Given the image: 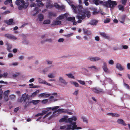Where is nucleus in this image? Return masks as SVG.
<instances>
[{
	"label": "nucleus",
	"instance_id": "obj_28",
	"mask_svg": "<svg viewBox=\"0 0 130 130\" xmlns=\"http://www.w3.org/2000/svg\"><path fill=\"white\" fill-rule=\"evenodd\" d=\"M46 111L43 110L42 111V112L39 113L35 115L36 117H38L39 116H41L45 114L46 113Z\"/></svg>",
	"mask_w": 130,
	"mask_h": 130
},
{
	"label": "nucleus",
	"instance_id": "obj_22",
	"mask_svg": "<svg viewBox=\"0 0 130 130\" xmlns=\"http://www.w3.org/2000/svg\"><path fill=\"white\" fill-rule=\"evenodd\" d=\"M70 83L71 85H74L75 87H78L79 86L78 84L76 82L73 81H70Z\"/></svg>",
	"mask_w": 130,
	"mask_h": 130
},
{
	"label": "nucleus",
	"instance_id": "obj_62",
	"mask_svg": "<svg viewBox=\"0 0 130 130\" xmlns=\"http://www.w3.org/2000/svg\"><path fill=\"white\" fill-rule=\"evenodd\" d=\"M11 47L12 46L11 45H8L7 49L9 52H10L11 51L10 49L11 48Z\"/></svg>",
	"mask_w": 130,
	"mask_h": 130
},
{
	"label": "nucleus",
	"instance_id": "obj_4",
	"mask_svg": "<svg viewBox=\"0 0 130 130\" xmlns=\"http://www.w3.org/2000/svg\"><path fill=\"white\" fill-rule=\"evenodd\" d=\"M15 3L18 6H19L18 8L21 10L23 8H26L28 6V3H25L23 0H16Z\"/></svg>",
	"mask_w": 130,
	"mask_h": 130
},
{
	"label": "nucleus",
	"instance_id": "obj_55",
	"mask_svg": "<svg viewBox=\"0 0 130 130\" xmlns=\"http://www.w3.org/2000/svg\"><path fill=\"white\" fill-rule=\"evenodd\" d=\"M73 35V33H72L69 34L65 35H64V36L67 37L68 38L70 37L71 36H72Z\"/></svg>",
	"mask_w": 130,
	"mask_h": 130
},
{
	"label": "nucleus",
	"instance_id": "obj_39",
	"mask_svg": "<svg viewBox=\"0 0 130 130\" xmlns=\"http://www.w3.org/2000/svg\"><path fill=\"white\" fill-rule=\"evenodd\" d=\"M108 62L109 64L113 65L114 63V61L112 59H110L108 60Z\"/></svg>",
	"mask_w": 130,
	"mask_h": 130
},
{
	"label": "nucleus",
	"instance_id": "obj_13",
	"mask_svg": "<svg viewBox=\"0 0 130 130\" xmlns=\"http://www.w3.org/2000/svg\"><path fill=\"white\" fill-rule=\"evenodd\" d=\"M59 82L61 83L64 85H67L68 84V83L66 81L65 79L63 77L61 76L59 77Z\"/></svg>",
	"mask_w": 130,
	"mask_h": 130
},
{
	"label": "nucleus",
	"instance_id": "obj_57",
	"mask_svg": "<svg viewBox=\"0 0 130 130\" xmlns=\"http://www.w3.org/2000/svg\"><path fill=\"white\" fill-rule=\"evenodd\" d=\"M3 93V91L2 89H0V99H1L2 98V93Z\"/></svg>",
	"mask_w": 130,
	"mask_h": 130
},
{
	"label": "nucleus",
	"instance_id": "obj_17",
	"mask_svg": "<svg viewBox=\"0 0 130 130\" xmlns=\"http://www.w3.org/2000/svg\"><path fill=\"white\" fill-rule=\"evenodd\" d=\"M22 98L24 100V101L25 102L26 101V100H28L29 99V95L28 94H26L25 93L23 94L22 96Z\"/></svg>",
	"mask_w": 130,
	"mask_h": 130
},
{
	"label": "nucleus",
	"instance_id": "obj_3",
	"mask_svg": "<svg viewBox=\"0 0 130 130\" xmlns=\"http://www.w3.org/2000/svg\"><path fill=\"white\" fill-rule=\"evenodd\" d=\"M101 3L104 6L107 7H109L111 8H113L117 5V2L116 1L108 0L106 2H101Z\"/></svg>",
	"mask_w": 130,
	"mask_h": 130
},
{
	"label": "nucleus",
	"instance_id": "obj_6",
	"mask_svg": "<svg viewBox=\"0 0 130 130\" xmlns=\"http://www.w3.org/2000/svg\"><path fill=\"white\" fill-rule=\"evenodd\" d=\"M56 110H55V111L53 112L52 114L51 115V112H49L45 115L43 117V118L44 119L45 118L50 116L49 117V119H50L54 117L57 116L59 115V114Z\"/></svg>",
	"mask_w": 130,
	"mask_h": 130
},
{
	"label": "nucleus",
	"instance_id": "obj_31",
	"mask_svg": "<svg viewBox=\"0 0 130 130\" xmlns=\"http://www.w3.org/2000/svg\"><path fill=\"white\" fill-rule=\"evenodd\" d=\"M100 34L102 36L105 38L108 39V36L104 32H101Z\"/></svg>",
	"mask_w": 130,
	"mask_h": 130
},
{
	"label": "nucleus",
	"instance_id": "obj_14",
	"mask_svg": "<svg viewBox=\"0 0 130 130\" xmlns=\"http://www.w3.org/2000/svg\"><path fill=\"white\" fill-rule=\"evenodd\" d=\"M59 106H55L54 107L51 108V107H48L46 108H45L44 110L46 111V113L47 112V111L51 109L52 110H56L58 108H59Z\"/></svg>",
	"mask_w": 130,
	"mask_h": 130
},
{
	"label": "nucleus",
	"instance_id": "obj_51",
	"mask_svg": "<svg viewBox=\"0 0 130 130\" xmlns=\"http://www.w3.org/2000/svg\"><path fill=\"white\" fill-rule=\"evenodd\" d=\"M48 101L47 99L43 100H42L41 102L42 103L45 104L47 103Z\"/></svg>",
	"mask_w": 130,
	"mask_h": 130
},
{
	"label": "nucleus",
	"instance_id": "obj_32",
	"mask_svg": "<svg viewBox=\"0 0 130 130\" xmlns=\"http://www.w3.org/2000/svg\"><path fill=\"white\" fill-rule=\"evenodd\" d=\"M54 6L56 8L60 9H63L64 8L63 6H59L57 3L54 4Z\"/></svg>",
	"mask_w": 130,
	"mask_h": 130
},
{
	"label": "nucleus",
	"instance_id": "obj_15",
	"mask_svg": "<svg viewBox=\"0 0 130 130\" xmlns=\"http://www.w3.org/2000/svg\"><path fill=\"white\" fill-rule=\"evenodd\" d=\"M50 96V94L45 93L39 94L38 95V96L39 98H46L49 96Z\"/></svg>",
	"mask_w": 130,
	"mask_h": 130
},
{
	"label": "nucleus",
	"instance_id": "obj_5",
	"mask_svg": "<svg viewBox=\"0 0 130 130\" xmlns=\"http://www.w3.org/2000/svg\"><path fill=\"white\" fill-rule=\"evenodd\" d=\"M77 119V117L75 116H74L71 117L69 118L68 119L64 117L62 118L60 120L59 122H65L71 123H73V122H75Z\"/></svg>",
	"mask_w": 130,
	"mask_h": 130
},
{
	"label": "nucleus",
	"instance_id": "obj_20",
	"mask_svg": "<svg viewBox=\"0 0 130 130\" xmlns=\"http://www.w3.org/2000/svg\"><path fill=\"white\" fill-rule=\"evenodd\" d=\"M42 0H36V2H37V5L39 7L43 6L44 5L43 3L42 2Z\"/></svg>",
	"mask_w": 130,
	"mask_h": 130
},
{
	"label": "nucleus",
	"instance_id": "obj_49",
	"mask_svg": "<svg viewBox=\"0 0 130 130\" xmlns=\"http://www.w3.org/2000/svg\"><path fill=\"white\" fill-rule=\"evenodd\" d=\"M79 92V90H76L73 92V94L74 95H77L78 94Z\"/></svg>",
	"mask_w": 130,
	"mask_h": 130
},
{
	"label": "nucleus",
	"instance_id": "obj_43",
	"mask_svg": "<svg viewBox=\"0 0 130 130\" xmlns=\"http://www.w3.org/2000/svg\"><path fill=\"white\" fill-rule=\"evenodd\" d=\"M101 2L102 1H101ZM101 1H100V0H94L93 1V2L96 5L99 4V3H100L102 5V4L101 3Z\"/></svg>",
	"mask_w": 130,
	"mask_h": 130
},
{
	"label": "nucleus",
	"instance_id": "obj_50",
	"mask_svg": "<svg viewBox=\"0 0 130 130\" xmlns=\"http://www.w3.org/2000/svg\"><path fill=\"white\" fill-rule=\"evenodd\" d=\"M81 118L83 120V121L84 122L87 123L88 122L87 119L85 117L82 116V117Z\"/></svg>",
	"mask_w": 130,
	"mask_h": 130
},
{
	"label": "nucleus",
	"instance_id": "obj_35",
	"mask_svg": "<svg viewBox=\"0 0 130 130\" xmlns=\"http://www.w3.org/2000/svg\"><path fill=\"white\" fill-rule=\"evenodd\" d=\"M66 75L68 77L70 78L75 79L73 75V74L71 73L68 74H66Z\"/></svg>",
	"mask_w": 130,
	"mask_h": 130
},
{
	"label": "nucleus",
	"instance_id": "obj_8",
	"mask_svg": "<svg viewBox=\"0 0 130 130\" xmlns=\"http://www.w3.org/2000/svg\"><path fill=\"white\" fill-rule=\"evenodd\" d=\"M38 83L40 84H43L50 86H52L50 84L47 83L45 80H43L40 78H38Z\"/></svg>",
	"mask_w": 130,
	"mask_h": 130
},
{
	"label": "nucleus",
	"instance_id": "obj_63",
	"mask_svg": "<svg viewBox=\"0 0 130 130\" xmlns=\"http://www.w3.org/2000/svg\"><path fill=\"white\" fill-rule=\"evenodd\" d=\"M88 0H84V3L86 6H87L89 5V4L88 2Z\"/></svg>",
	"mask_w": 130,
	"mask_h": 130
},
{
	"label": "nucleus",
	"instance_id": "obj_40",
	"mask_svg": "<svg viewBox=\"0 0 130 130\" xmlns=\"http://www.w3.org/2000/svg\"><path fill=\"white\" fill-rule=\"evenodd\" d=\"M50 23V21L49 20H46L43 22V24H49Z\"/></svg>",
	"mask_w": 130,
	"mask_h": 130
},
{
	"label": "nucleus",
	"instance_id": "obj_38",
	"mask_svg": "<svg viewBox=\"0 0 130 130\" xmlns=\"http://www.w3.org/2000/svg\"><path fill=\"white\" fill-rule=\"evenodd\" d=\"M46 8H51L53 7V5L52 4L50 3H48L47 4V5L46 6Z\"/></svg>",
	"mask_w": 130,
	"mask_h": 130
},
{
	"label": "nucleus",
	"instance_id": "obj_24",
	"mask_svg": "<svg viewBox=\"0 0 130 130\" xmlns=\"http://www.w3.org/2000/svg\"><path fill=\"white\" fill-rule=\"evenodd\" d=\"M39 7H37L35 8L33 11L34 13L35 12V13L33 14V16H35L36 14L38 13L41 10H40L39 9Z\"/></svg>",
	"mask_w": 130,
	"mask_h": 130
},
{
	"label": "nucleus",
	"instance_id": "obj_47",
	"mask_svg": "<svg viewBox=\"0 0 130 130\" xmlns=\"http://www.w3.org/2000/svg\"><path fill=\"white\" fill-rule=\"evenodd\" d=\"M3 77L4 78L9 77V76L8 75V73L7 72H4L3 74Z\"/></svg>",
	"mask_w": 130,
	"mask_h": 130
},
{
	"label": "nucleus",
	"instance_id": "obj_29",
	"mask_svg": "<svg viewBox=\"0 0 130 130\" xmlns=\"http://www.w3.org/2000/svg\"><path fill=\"white\" fill-rule=\"evenodd\" d=\"M44 19L43 15L42 14H40L38 15L37 20L40 21H42Z\"/></svg>",
	"mask_w": 130,
	"mask_h": 130
},
{
	"label": "nucleus",
	"instance_id": "obj_44",
	"mask_svg": "<svg viewBox=\"0 0 130 130\" xmlns=\"http://www.w3.org/2000/svg\"><path fill=\"white\" fill-rule=\"evenodd\" d=\"M18 63L17 62H12L9 64V66H15L18 65Z\"/></svg>",
	"mask_w": 130,
	"mask_h": 130
},
{
	"label": "nucleus",
	"instance_id": "obj_46",
	"mask_svg": "<svg viewBox=\"0 0 130 130\" xmlns=\"http://www.w3.org/2000/svg\"><path fill=\"white\" fill-rule=\"evenodd\" d=\"M77 81L79 82V84L81 85H84L85 84V82L84 81L81 80H77Z\"/></svg>",
	"mask_w": 130,
	"mask_h": 130
},
{
	"label": "nucleus",
	"instance_id": "obj_1",
	"mask_svg": "<svg viewBox=\"0 0 130 130\" xmlns=\"http://www.w3.org/2000/svg\"><path fill=\"white\" fill-rule=\"evenodd\" d=\"M82 7L81 6H79L77 7L78 10L79 12V14H78L76 17V18L78 19L77 22L78 23H80L82 22V20L84 19L85 17V14L87 15V17L89 18L91 15L90 12L88 11H86L85 12L82 11L81 10L82 9Z\"/></svg>",
	"mask_w": 130,
	"mask_h": 130
},
{
	"label": "nucleus",
	"instance_id": "obj_16",
	"mask_svg": "<svg viewBox=\"0 0 130 130\" xmlns=\"http://www.w3.org/2000/svg\"><path fill=\"white\" fill-rule=\"evenodd\" d=\"M116 68L119 70L122 71L124 69V68L122 66L121 64L119 63H117L116 65Z\"/></svg>",
	"mask_w": 130,
	"mask_h": 130
},
{
	"label": "nucleus",
	"instance_id": "obj_27",
	"mask_svg": "<svg viewBox=\"0 0 130 130\" xmlns=\"http://www.w3.org/2000/svg\"><path fill=\"white\" fill-rule=\"evenodd\" d=\"M88 68L91 69L95 71H97L98 70V68L94 66H92L90 67H88Z\"/></svg>",
	"mask_w": 130,
	"mask_h": 130
},
{
	"label": "nucleus",
	"instance_id": "obj_26",
	"mask_svg": "<svg viewBox=\"0 0 130 130\" xmlns=\"http://www.w3.org/2000/svg\"><path fill=\"white\" fill-rule=\"evenodd\" d=\"M65 110L63 109H59L56 110L59 114L61 113H65Z\"/></svg>",
	"mask_w": 130,
	"mask_h": 130
},
{
	"label": "nucleus",
	"instance_id": "obj_25",
	"mask_svg": "<svg viewBox=\"0 0 130 130\" xmlns=\"http://www.w3.org/2000/svg\"><path fill=\"white\" fill-rule=\"evenodd\" d=\"M98 21L95 20H91L89 24L93 25H95L97 23Z\"/></svg>",
	"mask_w": 130,
	"mask_h": 130
},
{
	"label": "nucleus",
	"instance_id": "obj_61",
	"mask_svg": "<svg viewBox=\"0 0 130 130\" xmlns=\"http://www.w3.org/2000/svg\"><path fill=\"white\" fill-rule=\"evenodd\" d=\"M8 95L5 96L4 97V100L5 101H7L8 100Z\"/></svg>",
	"mask_w": 130,
	"mask_h": 130
},
{
	"label": "nucleus",
	"instance_id": "obj_30",
	"mask_svg": "<svg viewBox=\"0 0 130 130\" xmlns=\"http://www.w3.org/2000/svg\"><path fill=\"white\" fill-rule=\"evenodd\" d=\"M13 20L12 19H10L8 21H6V23L8 25H13L14 23L13 22Z\"/></svg>",
	"mask_w": 130,
	"mask_h": 130
},
{
	"label": "nucleus",
	"instance_id": "obj_36",
	"mask_svg": "<svg viewBox=\"0 0 130 130\" xmlns=\"http://www.w3.org/2000/svg\"><path fill=\"white\" fill-rule=\"evenodd\" d=\"M125 20V17H123L119 19L120 22L122 23H124Z\"/></svg>",
	"mask_w": 130,
	"mask_h": 130
},
{
	"label": "nucleus",
	"instance_id": "obj_9",
	"mask_svg": "<svg viewBox=\"0 0 130 130\" xmlns=\"http://www.w3.org/2000/svg\"><path fill=\"white\" fill-rule=\"evenodd\" d=\"M88 59L93 61H97L101 60V59L98 57H90L88 58Z\"/></svg>",
	"mask_w": 130,
	"mask_h": 130
},
{
	"label": "nucleus",
	"instance_id": "obj_33",
	"mask_svg": "<svg viewBox=\"0 0 130 130\" xmlns=\"http://www.w3.org/2000/svg\"><path fill=\"white\" fill-rule=\"evenodd\" d=\"M55 74H54V73H49L47 77L49 78H53L55 77Z\"/></svg>",
	"mask_w": 130,
	"mask_h": 130
},
{
	"label": "nucleus",
	"instance_id": "obj_18",
	"mask_svg": "<svg viewBox=\"0 0 130 130\" xmlns=\"http://www.w3.org/2000/svg\"><path fill=\"white\" fill-rule=\"evenodd\" d=\"M117 122L118 123L122 124L123 125L126 126V125L123 120L121 119H118Z\"/></svg>",
	"mask_w": 130,
	"mask_h": 130
},
{
	"label": "nucleus",
	"instance_id": "obj_21",
	"mask_svg": "<svg viewBox=\"0 0 130 130\" xmlns=\"http://www.w3.org/2000/svg\"><path fill=\"white\" fill-rule=\"evenodd\" d=\"M67 14H64L63 15H61L57 18V19L59 21L63 19L64 18V17H67Z\"/></svg>",
	"mask_w": 130,
	"mask_h": 130
},
{
	"label": "nucleus",
	"instance_id": "obj_34",
	"mask_svg": "<svg viewBox=\"0 0 130 130\" xmlns=\"http://www.w3.org/2000/svg\"><path fill=\"white\" fill-rule=\"evenodd\" d=\"M40 101V100H33L31 101L30 103H32L34 105H36L39 103Z\"/></svg>",
	"mask_w": 130,
	"mask_h": 130
},
{
	"label": "nucleus",
	"instance_id": "obj_37",
	"mask_svg": "<svg viewBox=\"0 0 130 130\" xmlns=\"http://www.w3.org/2000/svg\"><path fill=\"white\" fill-rule=\"evenodd\" d=\"M124 6H122V5H120L118 6V8L119 10L123 11L124 10Z\"/></svg>",
	"mask_w": 130,
	"mask_h": 130
},
{
	"label": "nucleus",
	"instance_id": "obj_56",
	"mask_svg": "<svg viewBox=\"0 0 130 130\" xmlns=\"http://www.w3.org/2000/svg\"><path fill=\"white\" fill-rule=\"evenodd\" d=\"M15 95L13 94H12L9 96V98L11 99H13L15 98Z\"/></svg>",
	"mask_w": 130,
	"mask_h": 130
},
{
	"label": "nucleus",
	"instance_id": "obj_59",
	"mask_svg": "<svg viewBox=\"0 0 130 130\" xmlns=\"http://www.w3.org/2000/svg\"><path fill=\"white\" fill-rule=\"evenodd\" d=\"M121 47L122 48L125 49H127L128 48V46L126 45H122L121 46Z\"/></svg>",
	"mask_w": 130,
	"mask_h": 130
},
{
	"label": "nucleus",
	"instance_id": "obj_45",
	"mask_svg": "<svg viewBox=\"0 0 130 130\" xmlns=\"http://www.w3.org/2000/svg\"><path fill=\"white\" fill-rule=\"evenodd\" d=\"M110 20L109 18H107L104 20V22L105 23H109L110 21Z\"/></svg>",
	"mask_w": 130,
	"mask_h": 130
},
{
	"label": "nucleus",
	"instance_id": "obj_48",
	"mask_svg": "<svg viewBox=\"0 0 130 130\" xmlns=\"http://www.w3.org/2000/svg\"><path fill=\"white\" fill-rule=\"evenodd\" d=\"M94 11H93V13L94 14H98L99 13V11H98L97 9L95 8H94Z\"/></svg>",
	"mask_w": 130,
	"mask_h": 130
},
{
	"label": "nucleus",
	"instance_id": "obj_7",
	"mask_svg": "<svg viewBox=\"0 0 130 130\" xmlns=\"http://www.w3.org/2000/svg\"><path fill=\"white\" fill-rule=\"evenodd\" d=\"M67 2L68 4L71 6L73 12L75 13L76 12V8L73 5V2L72 1L69 0H68Z\"/></svg>",
	"mask_w": 130,
	"mask_h": 130
},
{
	"label": "nucleus",
	"instance_id": "obj_58",
	"mask_svg": "<svg viewBox=\"0 0 130 130\" xmlns=\"http://www.w3.org/2000/svg\"><path fill=\"white\" fill-rule=\"evenodd\" d=\"M36 4L35 3H31L30 5V7H32L36 6Z\"/></svg>",
	"mask_w": 130,
	"mask_h": 130
},
{
	"label": "nucleus",
	"instance_id": "obj_12",
	"mask_svg": "<svg viewBox=\"0 0 130 130\" xmlns=\"http://www.w3.org/2000/svg\"><path fill=\"white\" fill-rule=\"evenodd\" d=\"M67 20L69 21H71L73 23L74 25H76L77 24V22H75V17H70L68 18L67 19Z\"/></svg>",
	"mask_w": 130,
	"mask_h": 130
},
{
	"label": "nucleus",
	"instance_id": "obj_64",
	"mask_svg": "<svg viewBox=\"0 0 130 130\" xmlns=\"http://www.w3.org/2000/svg\"><path fill=\"white\" fill-rule=\"evenodd\" d=\"M124 86L127 89H129V86L128 85L125 83L124 84Z\"/></svg>",
	"mask_w": 130,
	"mask_h": 130
},
{
	"label": "nucleus",
	"instance_id": "obj_42",
	"mask_svg": "<svg viewBox=\"0 0 130 130\" xmlns=\"http://www.w3.org/2000/svg\"><path fill=\"white\" fill-rule=\"evenodd\" d=\"M53 95L51 96L50 98V99L53 98H57L58 96L56 93H54L52 94Z\"/></svg>",
	"mask_w": 130,
	"mask_h": 130
},
{
	"label": "nucleus",
	"instance_id": "obj_11",
	"mask_svg": "<svg viewBox=\"0 0 130 130\" xmlns=\"http://www.w3.org/2000/svg\"><path fill=\"white\" fill-rule=\"evenodd\" d=\"M102 68L104 71L106 73H108L110 72L109 70L107 68V65L105 62H104L103 63Z\"/></svg>",
	"mask_w": 130,
	"mask_h": 130
},
{
	"label": "nucleus",
	"instance_id": "obj_23",
	"mask_svg": "<svg viewBox=\"0 0 130 130\" xmlns=\"http://www.w3.org/2000/svg\"><path fill=\"white\" fill-rule=\"evenodd\" d=\"M39 90H37L35 92L33 93L32 94L29 95V97H34L36 96V95L39 93Z\"/></svg>",
	"mask_w": 130,
	"mask_h": 130
},
{
	"label": "nucleus",
	"instance_id": "obj_53",
	"mask_svg": "<svg viewBox=\"0 0 130 130\" xmlns=\"http://www.w3.org/2000/svg\"><path fill=\"white\" fill-rule=\"evenodd\" d=\"M65 113H67L68 115H72L73 114V113L72 112L67 110H65Z\"/></svg>",
	"mask_w": 130,
	"mask_h": 130
},
{
	"label": "nucleus",
	"instance_id": "obj_10",
	"mask_svg": "<svg viewBox=\"0 0 130 130\" xmlns=\"http://www.w3.org/2000/svg\"><path fill=\"white\" fill-rule=\"evenodd\" d=\"M91 90L95 93H99L101 92H103V90L102 89H99L96 88H91Z\"/></svg>",
	"mask_w": 130,
	"mask_h": 130
},
{
	"label": "nucleus",
	"instance_id": "obj_54",
	"mask_svg": "<svg viewBox=\"0 0 130 130\" xmlns=\"http://www.w3.org/2000/svg\"><path fill=\"white\" fill-rule=\"evenodd\" d=\"M10 91L9 90L5 91L4 92V94L5 96L8 95V93H9Z\"/></svg>",
	"mask_w": 130,
	"mask_h": 130
},
{
	"label": "nucleus",
	"instance_id": "obj_19",
	"mask_svg": "<svg viewBox=\"0 0 130 130\" xmlns=\"http://www.w3.org/2000/svg\"><path fill=\"white\" fill-rule=\"evenodd\" d=\"M61 22L58 20L56 19L52 23V25H60L61 24Z\"/></svg>",
	"mask_w": 130,
	"mask_h": 130
},
{
	"label": "nucleus",
	"instance_id": "obj_52",
	"mask_svg": "<svg viewBox=\"0 0 130 130\" xmlns=\"http://www.w3.org/2000/svg\"><path fill=\"white\" fill-rule=\"evenodd\" d=\"M10 39L13 40H17V38L15 36L12 35H11Z\"/></svg>",
	"mask_w": 130,
	"mask_h": 130
},
{
	"label": "nucleus",
	"instance_id": "obj_2",
	"mask_svg": "<svg viewBox=\"0 0 130 130\" xmlns=\"http://www.w3.org/2000/svg\"><path fill=\"white\" fill-rule=\"evenodd\" d=\"M60 128L61 130H69L80 129H82V128L80 127H77L76 122H73L70 124H68L67 125L61 126L60 127Z\"/></svg>",
	"mask_w": 130,
	"mask_h": 130
},
{
	"label": "nucleus",
	"instance_id": "obj_41",
	"mask_svg": "<svg viewBox=\"0 0 130 130\" xmlns=\"http://www.w3.org/2000/svg\"><path fill=\"white\" fill-rule=\"evenodd\" d=\"M4 2V4L5 5H8L9 3L11 4L12 3V0H5Z\"/></svg>",
	"mask_w": 130,
	"mask_h": 130
},
{
	"label": "nucleus",
	"instance_id": "obj_60",
	"mask_svg": "<svg viewBox=\"0 0 130 130\" xmlns=\"http://www.w3.org/2000/svg\"><path fill=\"white\" fill-rule=\"evenodd\" d=\"M64 41V39L63 38H60L58 40V41L59 42H62Z\"/></svg>",
	"mask_w": 130,
	"mask_h": 130
}]
</instances>
